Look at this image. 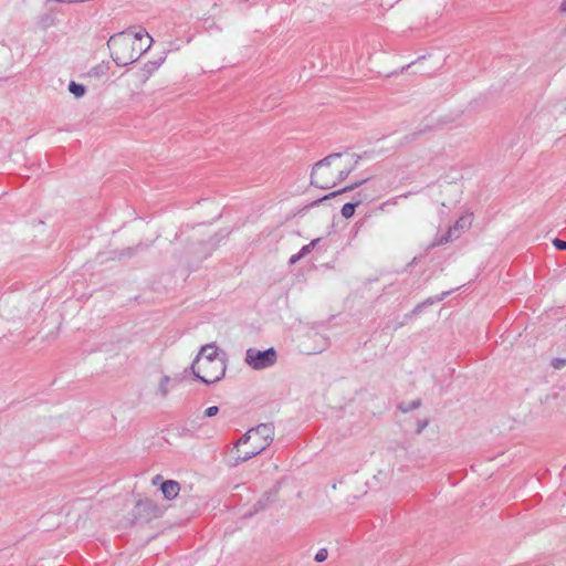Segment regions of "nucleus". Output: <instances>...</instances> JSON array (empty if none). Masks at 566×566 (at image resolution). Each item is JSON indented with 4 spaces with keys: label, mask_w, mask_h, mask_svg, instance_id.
<instances>
[{
    "label": "nucleus",
    "mask_w": 566,
    "mask_h": 566,
    "mask_svg": "<svg viewBox=\"0 0 566 566\" xmlns=\"http://www.w3.org/2000/svg\"><path fill=\"white\" fill-rule=\"evenodd\" d=\"M358 161L359 157L355 154H332L314 165L311 184L321 189H331L343 181Z\"/></svg>",
    "instance_id": "obj_1"
},
{
    "label": "nucleus",
    "mask_w": 566,
    "mask_h": 566,
    "mask_svg": "<svg viewBox=\"0 0 566 566\" xmlns=\"http://www.w3.org/2000/svg\"><path fill=\"white\" fill-rule=\"evenodd\" d=\"M151 43L153 39L146 31L120 32L109 38L107 46L114 62L125 66L137 61L150 49Z\"/></svg>",
    "instance_id": "obj_2"
},
{
    "label": "nucleus",
    "mask_w": 566,
    "mask_h": 566,
    "mask_svg": "<svg viewBox=\"0 0 566 566\" xmlns=\"http://www.w3.org/2000/svg\"><path fill=\"white\" fill-rule=\"evenodd\" d=\"M191 370L205 384H213L222 379L226 374V361L219 355L214 344L201 347L195 358Z\"/></svg>",
    "instance_id": "obj_3"
},
{
    "label": "nucleus",
    "mask_w": 566,
    "mask_h": 566,
    "mask_svg": "<svg viewBox=\"0 0 566 566\" xmlns=\"http://www.w3.org/2000/svg\"><path fill=\"white\" fill-rule=\"evenodd\" d=\"M274 439V426L260 423L249 429L237 442L235 448L241 462L248 461L265 450Z\"/></svg>",
    "instance_id": "obj_4"
},
{
    "label": "nucleus",
    "mask_w": 566,
    "mask_h": 566,
    "mask_svg": "<svg viewBox=\"0 0 566 566\" xmlns=\"http://www.w3.org/2000/svg\"><path fill=\"white\" fill-rule=\"evenodd\" d=\"M473 223V214L465 212L461 214L454 223L450 224L443 233H437L428 245V250L436 249L441 245H447L460 239Z\"/></svg>",
    "instance_id": "obj_5"
},
{
    "label": "nucleus",
    "mask_w": 566,
    "mask_h": 566,
    "mask_svg": "<svg viewBox=\"0 0 566 566\" xmlns=\"http://www.w3.org/2000/svg\"><path fill=\"white\" fill-rule=\"evenodd\" d=\"M277 355L274 348L266 350H258L249 348L245 353V363L255 370H261L273 366L276 361Z\"/></svg>",
    "instance_id": "obj_6"
},
{
    "label": "nucleus",
    "mask_w": 566,
    "mask_h": 566,
    "mask_svg": "<svg viewBox=\"0 0 566 566\" xmlns=\"http://www.w3.org/2000/svg\"><path fill=\"white\" fill-rule=\"evenodd\" d=\"M171 378L167 375H161L158 382L150 387L149 395L151 400L163 401L167 398L170 390Z\"/></svg>",
    "instance_id": "obj_7"
},
{
    "label": "nucleus",
    "mask_w": 566,
    "mask_h": 566,
    "mask_svg": "<svg viewBox=\"0 0 566 566\" xmlns=\"http://www.w3.org/2000/svg\"><path fill=\"white\" fill-rule=\"evenodd\" d=\"M161 493L166 500H174L180 492V484L174 480H167L161 483Z\"/></svg>",
    "instance_id": "obj_8"
},
{
    "label": "nucleus",
    "mask_w": 566,
    "mask_h": 566,
    "mask_svg": "<svg viewBox=\"0 0 566 566\" xmlns=\"http://www.w3.org/2000/svg\"><path fill=\"white\" fill-rule=\"evenodd\" d=\"M69 91L71 94H73L76 98H81L84 96L86 88L84 85L76 83L74 81H71L69 84Z\"/></svg>",
    "instance_id": "obj_9"
},
{
    "label": "nucleus",
    "mask_w": 566,
    "mask_h": 566,
    "mask_svg": "<svg viewBox=\"0 0 566 566\" xmlns=\"http://www.w3.org/2000/svg\"><path fill=\"white\" fill-rule=\"evenodd\" d=\"M360 200H357L355 202H347L342 207V216L346 219H349L354 216L355 209L358 205H360Z\"/></svg>",
    "instance_id": "obj_10"
},
{
    "label": "nucleus",
    "mask_w": 566,
    "mask_h": 566,
    "mask_svg": "<svg viewBox=\"0 0 566 566\" xmlns=\"http://www.w3.org/2000/svg\"><path fill=\"white\" fill-rule=\"evenodd\" d=\"M366 180H367V178H366V179H363V180H360V181H357V182H355V184H352V185H349V186H347V187L343 188L342 190L333 191V192H331L329 195H327V196H325L324 198H322L321 200H324V199H327V198H331V197H335V196H337L338 193H342V192L350 191V190H353V189H355V188L359 187L360 185H363Z\"/></svg>",
    "instance_id": "obj_11"
},
{
    "label": "nucleus",
    "mask_w": 566,
    "mask_h": 566,
    "mask_svg": "<svg viewBox=\"0 0 566 566\" xmlns=\"http://www.w3.org/2000/svg\"><path fill=\"white\" fill-rule=\"evenodd\" d=\"M314 336L316 338H318L322 344L316 346L315 348H313V350H308L307 354L322 353L325 349V347H326V342H325V339L322 336H319L318 334H315Z\"/></svg>",
    "instance_id": "obj_12"
},
{
    "label": "nucleus",
    "mask_w": 566,
    "mask_h": 566,
    "mask_svg": "<svg viewBox=\"0 0 566 566\" xmlns=\"http://www.w3.org/2000/svg\"><path fill=\"white\" fill-rule=\"evenodd\" d=\"M328 556V552L326 548H321L317 551V553L315 554V557L314 559L317 562V563H322L324 560H326Z\"/></svg>",
    "instance_id": "obj_13"
},
{
    "label": "nucleus",
    "mask_w": 566,
    "mask_h": 566,
    "mask_svg": "<svg viewBox=\"0 0 566 566\" xmlns=\"http://www.w3.org/2000/svg\"><path fill=\"white\" fill-rule=\"evenodd\" d=\"M551 365L554 369H562L566 366V358H554Z\"/></svg>",
    "instance_id": "obj_14"
},
{
    "label": "nucleus",
    "mask_w": 566,
    "mask_h": 566,
    "mask_svg": "<svg viewBox=\"0 0 566 566\" xmlns=\"http://www.w3.org/2000/svg\"><path fill=\"white\" fill-rule=\"evenodd\" d=\"M317 240H313L311 241L308 244L304 245L301 250H300V253L302 256L306 255L307 253H310L312 251V249L315 247Z\"/></svg>",
    "instance_id": "obj_15"
},
{
    "label": "nucleus",
    "mask_w": 566,
    "mask_h": 566,
    "mask_svg": "<svg viewBox=\"0 0 566 566\" xmlns=\"http://www.w3.org/2000/svg\"><path fill=\"white\" fill-rule=\"evenodd\" d=\"M219 408L217 406H211L205 410L206 417H213L218 413Z\"/></svg>",
    "instance_id": "obj_16"
},
{
    "label": "nucleus",
    "mask_w": 566,
    "mask_h": 566,
    "mask_svg": "<svg viewBox=\"0 0 566 566\" xmlns=\"http://www.w3.org/2000/svg\"><path fill=\"white\" fill-rule=\"evenodd\" d=\"M553 244L558 250H566V241L560 239H554Z\"/></svg>",
    "instance_id": "obj_17"
},
{
    "label": "nucleus",
    "mask_w": 566,
    "mask_h": 566,
    "mask_svg": "<svg viewBox=\"0 0 566 566\" xmlns=\"http://www.w3.org/2000/svg\"><path fill=\"white\" fill-rule=\"evenodd\" d=\"M301 258H303V256H302V255H301V253L298 252V253H296V254H294V255H292V256L290 258V263H291V264H294V263H296Z\"/></svg>",
    "instance_id": "obj_18"
},
{
    "label": "nucleus",
    "mask_w": 566,
    "mask_h": 566,
    "mask_svg": "<svg viewBox=\"0 0 566 566\" xmlns=\"http://www.w3.org/2000/svg\"><path fill=\"white\" fill-rule=\"evenodd\" d=\"M559 9H560V11H562V12H566V0H563V1L560 2V7H559Z\"/></svg>",
    "instance_id": "obj_19"
}]
</instances>
